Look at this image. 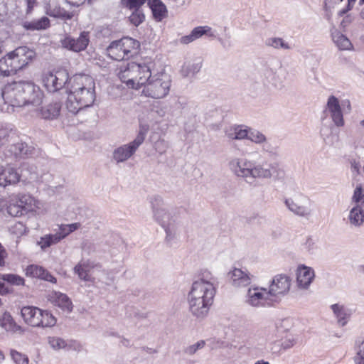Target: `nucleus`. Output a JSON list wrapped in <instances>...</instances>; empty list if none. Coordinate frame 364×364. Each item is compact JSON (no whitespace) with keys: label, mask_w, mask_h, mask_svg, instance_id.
I'll list each match as a JSON object with an SVG mask.
<instances>
[{"label":"nucleus","mask_w":364,"mask_h":364,"mask_svg":"<svg viewBox=\"0 0 364 364\" xmlns=\"http://www.w3.org/2000/svg\"><path fill=\"white\" fill-rule=\"evenodd\" d=\"M216 293V279L213 274L204 270L195 280L187 296L189 309L198 318H205L213 303Z\"/></svg>","instance_id":"obj_1"},{"label":"nucleus","mask_w":364,"mask_h":364,"mask_svg":"<svg viewBox=\"0 0 364 364\" xmlns=\"http://www.w3.org/2000/svg\"><path fill=\"white\" fill-rule=\"evenodd\" d=\"M95 100V83L87 75L77 74L70 78L66 109L77 114L80 109L92 106Z\"/></svg>","instance_id":"obj_2"},{"label":"nucleus","mask_w":364,"mask_h":364,"mask_svg":"<svg viewBox=\"0 0 364 364\" xmlns=\"http://www.w3.org/2000/svg\"><path fill=\"white\" fill-rule=\"evenodd\" d=\"M228 166L233 175L249 184L269 180L274 173L272 164L257 163L247 158H233L229 161Z\"/></svg>","instance_id":"obj_3"},{"label":"nucleus","mask_w":364,"mask_h":364,"mask_svg":"<svg viewBox=\"0 0 364 364\" xmlns=\"http://www.w3.org/2000/svg\"><path fill=\"white\" fill-rule=\"evenodd\" d=\"M155 221L163 228L166 233L165 241L171 244L179 232V215L176 210L164 207L153 208Z\"/></svg>","instance_id":"obj_4"},{"label":"nucleus","mask_w":364,"mask_h":364,"mask_svg":"<svg viewBox=\"0 0 364 364\" xmlns=\"http://www.w3.org/2000/svg\"><path fill=\"white\" fill-rule=\"evenodd\" d=\"M171 86L170 76L161 72L153 75L147 82L143 86L141 93L143 95L154 99H162L168 95Z\"/></svg>","instance_id":"obj_5"},{"label":"nucleus","mask_w":364,"mask_h":364,"mask_svg":"<svg viewBox=\"0 0 364 364\" xmlns=\"http://www.w3.org/2000/svg\"><path fill=\"white\" fill-rule=\"evenodd\" d=\"M21 314L25 323L33 327H53L56 323V318L49 311L36 306H24Z\"/></svg>","instance_id":"obj_6"},{"label":"nucleus","mask_w":364,"mask_h":364,"mask_svg":"<svg viewBox=\"0 0 364 364\" xmlns=\"http://www.w3.org/2000/svg\"><path fill=\"white\" fill-rule=\"evenodd\" d=\"M149 126L140 124L138 133L135 139L128 144H123L116 148L112 153V159L117 163H123L129 159L144 143Z\"/></svg>","instance_id":"obj_7"},{"label":"nucleus","mask_w":364,"mask_h":364,"mask_svg":"<svg viewBox=\"0 0 364 364\" xmlns=\"http://www.w3.org/2000/svg\"><path fill=\"white\" fill-rule=\"evenodd\" d=\"M1 96L5 104L14 107L25 106L23 82H14L6 85L1 92Z\"/></svg>","instance_id":"obj_8"},{"label":"nucleus","mask_w":364,"mask_h":364,"mask_svg":"<svg viewBox=\"0 0 364 364\" xmlns=\"http://www.w3.org/2000/svg\"><path fill=\"white\" fill-rule=\"evenodd\" d=\"M291 327V321L289 318L282 319L276 323L277 333L280 339L274 341V343L279 347V351L289 350L295 346L296 338L289 332Z\"/></svg>","instance_id":"obj_9"},{"label":"nucleus","mask_w":364,"mask_h":364,"mask_svg":"<svg viewBox=\"0 0 364 364\" xmlns=\"http://www.w3.org/2000/svg\"><path fill=\"white\" fill-rule=\"evenodd\" d=\"M273 301L267 289L257 286H252L247 289L245 302L255 308L264 307Z\"/></svg>","instance_id":"obj_10"},{"label":"nucleus","mask_w":364,"mask_h":364,"mask_svg":"<svg viewBox=\"0 0 364 364\" xmlns=\"http://www.w3.org/2000/svg\"><path fill=\"white\" fill-rule=\"evenodd\" d=\"M284 204L290 212L299 217L308 218L312 214L310 200L306 196L299 195L286 198Z\"/></svg>","instance_id":"obj_11"},{"label":"nucleus","mask_w":364,"mask_h":364,"mask_svg":"<svg viewBox=\"0 0 364 364\" xmlns=\"http://www.w3.org/2000/svg\"><path fill=\"white\" fill-rule=\"evenodd\" d=\"M68 80V73L65 70L46 73L43 77L45 87L50 92L62 89Z\"/></svg>","instance_id":"obj_12"},{"label":"nucleus","mask_w":364,"mask_h":364,"mask_svg":"<svg viewBox=\"0 0 364 364\" xmlns=\"http://www.w3.org/2000/svg\"><path fill=\"white\" fill-rule=\"evenodd\" d=\"M291 287V279L286 274H277L274 276L269 284V294L273 301L287 294Z\"/></svg>","instance_id":"obj_13"},{"label":"nucleus","mask_w":364,"mask_h":364,"mask_svg":"<svg viewBox=\"0 0 364 364\" xmlns=\"http://www.w3.org/2000/svg\"><path fill=\"white\" fill-rule=\"evenodd\" d=\"M17 70L22 69L35 57V52L26 46H21L7 54Z\"/></svg>","instance_id":"obj_14"},{"label":"nucleus","mask_w":364,"mask_h":364,"mask_svg":"<svg viewBox=\"0 0 364 364\" xmlns=\"http://www.w3.org/2000/svg\"><path fill=\"white\" fill-rule=\"evenodd\" d=\"M326 112L329 114L333 122L336 127H343L344 119L341 104L337 97L331 95L327 100Z\"/></svg>","instance_id":"obj_15"},{"label":"nucleus","mask_w":364,"mask_h":364,"mask_svg":"<svg viewBox=\"0 0 364 364\" xmlns=\"http://www.w3.org/2000/svg\"><path fill=\"white\" fill-rule=\"evenodd\" d=\"M24 98L26 105L39 106L43 100V93L40 87L32 82H23Z\"/></svg>","instance_id":"obj_16"},{"label":"nucleus","mask_w":364,"mask_h":364,"mask_svg":"<svg viewBox=\"0 0 364 364\" xmlns=\"http://www.w3.org/2000/svg\"><path fill=\"white\" fill-rule=\"evenodd\" d=\"M62 47L73 52H80L85 50L89 43L88 33L82 32L80 36L74 38L65 36L60 41Z\"/></svg>","instance_id":"obj_17"},{"label":"nucleus","mask_w":364,"mask_h":364,"mask_svg":"<svg viewBox=\"0 0 364 364\" xmlns=\"http://www.w3.org/2000/svg\"><path fill=\"white\" fill-rule=\"evenodd\" d=\"M137 69L135 62L123 63L119 68L117 75L122 82L126 83L129 87L136 89L135 73L137 72Z\"/></svg>","instance_id":"obj_18"},{"label":"nucleus","mask_w":364,"mask_h":364,"mask_svg":"<svg viewBox=\"0 0 364 364\" xmlns=\"http://www.w3.org/2000/svg\"><path fill=\"white\" fill-rule=\"evenodd\" d=\"M296 274V286L299 289L302 290L309 289L315 277L314 270L304 264L298 266Z\"/></svg>","instance_id":"obj_19"},{"label":"nucleus","mask_w":364,"mask_h":364,"mask_svg":"<svg viewBox=\"0 0 364 364\" xmlns=\"http://www.w3.org/2000/svg\"><path fill=\"white\" fill-rule=\"evenodd\" d=\"M248 132L247 139L255 144L260 145L262 151L268 154H274L276 152V149L271 144L267 136L262 132L249 127Z\"/></svg>","instance_id":"obj_20"},{"label":"nucleus","mask_w":364,"mask_h":364,"mask_svg":"<svg viewBox=\"0 0 364 364\" xmlns=\"http://www.w3.org/2000/svg\"><path fill=\"white\" fill-rule=\"evenodd\" d=\"M228 277L230 284L235 287H242L249 285L253 277L247 270L240 268H234L230 270Z\"/></svg>","instance_id":"obj_21"},{"label":"nucleus","mask_w":364,"mask_h":364,"mask_svg":"<svg viewBox=\"0 0 364 364\" xmlns=\"http://www.w3.org/2000/svg\"><path fill=\"white\" fill-rule=\"evenodd\" d=\"M137 72L135 73V86L136 89L144 86L147 81L153 75L151 74V69L154 67V63L151 60L144 61L141 63H136Z\"/></svg>","instance_id":"obj_22"},{"label":"nucleus","mask_w":364,"mask_h":364,"mask_svg":"<svg viewBox=\"0 0 364 364\" xmlns=\"http://www.w3.org/2000/svg\"><path fill=\"white\" fill-rule=\"evenodd\" d=\"M347 223L351 228H359L362 227L364 225V207L350 205Z\"/></svg>","instance_id":"obj_23"},{"label":"nucleus","mask_w":364,"mask_h":364,"mask_svg":"<svg viewBox=\"0 0 364 364\" xmlns=\"http://www.w3.org/2000/svg\"><path fill=\"white\" fill-rule=\"evenodd\" d=\"M20 174L12 167L0 168V186L6 187L19 182Z\"/></svg>","instance_id":"obj_24"},{"label":"nucleus","mask_w":364,"mask_h":364,"mask_svg":"<svg viewBox=\"0 0 364 364\" xmlns=\"http://www.w3.org/2000/svg\"><path fill=\"white\" fill-rule=\"evenodd\" d=\"M249 127L243 124H234L225 129V136L230 140L247 139Z\"/></svg>","instance_id":"obj_25"},{"label":"nucleus","mask_w":364,"mask_h":364,"mask_svg":"<svg viewBox=\"0 0 364 364\" xmlns=\"http://www.w3.org/2000/svg\"><path fill=\"white\" fill-rule=\"evenodd\" d=\"M16 196L23 210L35 212L41 208V203L31 195L19 194Z\"/></svg>","instance_id":"obj_26"},{"label":"nucleus","mask_w":364,"mask_h":364,"mask_svg":"<svg viewBox=\"0 0 364 364\" xmlns=\"http://www.w3.org/2000/svg\"><path fill=\"white\" fill-rule=\"evenodd\" d=\"M202 68V60L200 58L188 60L184 62L181 69V74L185 77H193Z\"/></svg>","instance_id":"obj_27"},{"label":"nucleus","mask_w":364,"mask_h":364,"mask_svg":"<svg viewBox=\"0 0 364 364\" xmlns=\"http://www.w3.org/2000/svg\"><path fill=\"white\" fill-rule=\"evenodd\" d=\"M61 104L59 102H50L38 110L40 117L45 119H53L60 115Z\"/></svg>","instance_id":"obj_28"},{"label":"nucleus","mask_w":364,"mask_h":364,"mask_svg":"<svg viewBox=\"0 0 364 364\" xmlns=\"http://www.w3.org/2000/svg\"><path fill=\"white\" fill-rule=\"evenodd\" d=\"M26 274L33 277H38L51 283L56 282V279L53 275H51L44 268L38 265L31 264L27 267L26 269Z\"/></svg>","instance_id":"obj_29"},{"label":"nucleus","mask_w":364,"mask_h":364,"mask_svg":"<svg viewBox=\"0 0 364 364\" xmlns=\"http://www.w3.org/2000/svg\"><path fill=\"white\" fill-rule=\"evenodd\" d=\"M46 13L51 17L63 20L71 19L73 16V13L66 11L64 8L60 7L58 4L54 2L48 5Z\"/></svg>","instance_id":"obj_30"},{"label":"nucleus","mask_w":364,"mask_h":364,"mask_svg":"<svg viewBox=\"0 0 364 364\" xmlns=\"http://www.w3.org/2000/svg\"><path fill=\"white\" fill-rule=\"evenodd\" d=\"M0 326L9 333L23 332L22 328L15 322L8 312H4L0 317Z\"/></svg>","instance_id":"obj_31"},{"label":"nucleus","mask_w":364,"mask_h":364,"mask_svg":"<svg viewBox=\"0 0 364 364\" xmlns=\"http://www.w3.org/2000/svg\"><path fill=\"white\" fill-rule=\"evenodd\" d=\"M31 147L28 146L26 143L17 142L9 146L8 152L6 156L15 157H24L31 153Z\"/></svg>","instance_id":"obj_32"},{"label":"nucleus","mask_w":364,"mask_h":364,"mask_svg":"<svg viewBox=\"0 0 364 364\" xmlns=\"http://www.w3.org/2000/svg\"><path fill=\"white\" fill-rule=\"evenodd\" d=\"M331 309L336 317L338 324L341 326H344L351 315L350 310L338 304L331 305Z\"/></svg>","instance_id":"obj_33"},{"label":"nucleus","mask_w":364,"mask_h":364,"mask_svg":"<svg viewBox=\"0 0 364 364\" xmlns=\"http://www.w3.org/2000/svg\"><path fill=\"white\" fill-rule=\"evenodd\" d=\"M122 45L121 39L113 41L107 49L109 57L115 60H122L127 58Z\"/></svg>","instance_id":"obj_34"},{"label":"nucleus","mask_w":364,"mask_h":364,"mask_svg":"<svg viewBox=\"0 0 364 364\" xmlns=\"http://www.w3.org/2000/svg\"><path fill=\"white\" fill-rule=\"evenodd\" d=\"M15 136L16 132L11 125L0 123V149L11 142Z\"/></svg>","instance_id":"obj_35"},{"label":"nucleus","mask_w":364,"mask_h":364,"mask_svg":"<svg viewBox=\"0 0 364 364\" xmlns=\"http://www.w3.org/2000/svg\"><path fill=\"white\" fill-rule=\"evenodd\" d=\"M53 302L64 311L70 312L73 309V304L67 295L60 292H53L51 296Z\"/></svg>","instance_id":"obj_36"},{"label":"nucleus","mask_w":364,"mask_h":364,"mask_svg":"<svg viewBox=\"0 0 364 364\" xmlns=\"http://www.w3.org/2000/svg\"><path fill=\"white\" fill-rule=\"evenodd\" d=\"M332 39L339 50H351L353 49L350 41L339 31H336L332 33Z\"/></svg>","instance_id":"obj_37"},{"label":"nucleus","mask_w":364,"mask_h":364,"mask_svg":"<svg viewBox=\"0 0 364 364\" xmlns=\"http://www.w3.org/2000/svg\"><path fill=\"white\" fill-rule=\"evenodd\" d=\"M148 4L157 21L162 20L166 16V6L160 0H149Z\"/></svg>","instance_id":"obj_38"},{"label":"nucleus","mask_w":364,"mask_h":364,"mask_svg":"<svg viewBox=\"0 0 364 364\" xmlns=\"http://www.w3.org/2000/svg\"><path fill=\"white\" fill-rule=\"evenodd\" d=\"M122 46L124 48V53H125L127 58L132 56L134 53H136L140 44L136 40L129 38L124 37L121 39Z\"/></svg>","instance_id":"obj_39"},{"label":"nucleus","mask_w":364,"mask_h":364,"mask_svg":"<svg viewBox=\"0 0 364 364\" xmlns=\"http://www.w3.org/2000/svg\"><path fill=\"white\" fill-rule=\"evenodd\" d=\"M23 26L26 30L31 31L45 30L50 27V20L48 17L43 16L30 22H24Z\"/></svg>","instance_id":"obj_40"},{"label":"nucleus","mask_w":364,"mask_h":364,"mask_svg":"<svg viewBox=\"0 0 364 364\" xmlns=\"http://www.w3.org/2000/svg\"><path fill=\"white\" fill-rule=\"evenodd\" d=\"M344 0H323L324 17L331 21L333 12L343 3Z\"/></svg>","instance_id":"obj_41"},{"label":"nucleus","mask_w":364,"mask_h":364,"mask_svg":"<svg viewBox=\"0 0 364 364\" xmlns=\"http://www.w3.org/2000/svg\"><path fill=\"white\" fill-rule=\"evenodd\" d=\"M16 67L13 65V61L8 55L0 59V74L9 76L17 72Z\"/></svg>","instance_id":"obj_42"},{"label":"nucleus","mask_w":364,"mask_h":364,"mask_svg":"<svg viewBox=\"0 0 364 364\" xmlns=\"http://www.w3.org/2000/svg\"><path fill=\"white\" fill-rule=\"evenodd\" d=\"M6 205V212L9 215L17 217L23 214V210L21 206L19 205L16 196H11Z\"/></svg>","instance_id":"obj_43"},{"label":"nucleus","mask_w":364,"mask_h":364,"mask_svg":"<svg viewBox=\"0 0 364 364\" xmlns=\"http://www.w3.org/2000/svg\"><path fill=\"white\" fill-rule=\"evenodd\" d=\"M90 264L87 262H79L74 268V272L76 273L80 279L84 281H91V277L89 272L91 269Z\"/></svg>","instance_id":"obj_44"},{"label":"nucleus","mask_w":364,"mask_h":364,"mask_svg":"<svg viewBox=\"0 0 364 364\" xmlns=\"http://www.w3.org/2000/svg\"><path fill=\"white\" fill-rule=\"evenodd\" d=\"M59 242H60V240L56 233L48 234L41 237L40 240L38 241V245L42 250H46L51 245L58 244Z\"/></svg>","instance_id":"obj_45"},{"label":"nucleus","mask_w":364,"mask_h":364,"mask_svg":"<svg viewBox=\"0 0 364 364\" xmlns=\"http://www.w3.org/2000/svg\"><path fill=\"white\" fill-rule=\"evenodd\" d=\"M265 45L269 47H272L275 49L290 50L291 46L284 40L281 38L273 37L269 38L265 41Z\"/></svg>","instance_id":"obj_46"},{"label":"nucleus","mask_w":364,"mask_h":364,"mask_svg":"<svg viewBox=\"0 0 364 364\" xmlns=\"http://www.w3.org/2000/svg\"><path fill=\"white\" fill-rule=\"evenodd\" d=\"M21 175L28 182H36L39 180V174L35 166H27L23 168Z\"/></svg>","instance_id":"obj_47"},{"label":"nucleus","mask_w":364,"mask_h":364,"mask_svg":"<svg viewBox=\"0 0 364 364\" xmlns=\"http://www.w3.org/2000/svg\"><path fill=\"white\" fill-rule=\"evenodd\" d=\"M129 16V21L134 26H139L145 19V16L141 9H133Z\"/></svg>","instance_id":"obj_48"},{"label":"nucleus","mask_w":364,"mask_h":364,"mask_svg":"<svg viewBox=\"0 0 364 364\" xmlns=\"http://www.w3.org/2000/svg\"><path fill=\"white\" fill-rule=\"evenodd\" d=\"M192 36L195 40L198 39L203 35H207L210 37H215V32L213 31L212 28L208 26H198L192 30Z\"/></svg>","instance_id":"obj_49"},{"label":"nucleus","mask_w":364,"mask_h":364,"mask_svg":"<svg viewBox=\"0 0 364 364\" xmlns=\"http://www.w3.org/2000/svg\"><path fill=\"white\" fill-rule=\"evenodd\" d=\"M350 205L364 207V189L361 186H357L354 190Z\"/></svg>","instance_id":"obj_50"},{"label":"nucleus","mask_w":364,"mask_h":364,"mask_svg":"<svg viewBox=\"0 0 364 364\" xmlns=\"http://www.w3.org/2000/svg\"><path fill=\"white\" fill-rule=\"evenodd\" d=\"M0 278L3 279L4 281L7 282L8 283L12 284V285H23L24 284V279L21 277L13 274H1L0 276Z\"/></svg>","instance_id":"obj_51"},{"label":"nucleus","mask_w":364,"mask_h":364,"mask_svg":"<svg viewBox=\"0 0 364 364\" xmlns=\"http://www.w3.org/2000/svg\"><path fill=\"white\" fill-rule=\"evenodd\" d=\"M48 343L50 348L55 350L65 349L68 346L67 342L64 339L59 337H49Z\"/></svg>","instance_id":"obj_52"},{"label":"nucleus","mask_w":364,"mask_h":364,"mask_svg":"<svg viewBox=\"0 0 364 364\" xmlns=\"http://www.w3.org/2000/svg\"><path fill=\"white\" fill-rule=\"evenodd\" d=\"M10 355L15 364H28V358L25 354H23L16 350L11 349L10 350Z\"/></svg>","instance_id":"obj_53"},{"label":"nucleus","mask_w":364,"mask_h":364,"mask_svg":"<svg viewBox=\"0 0 364 364\" xmlns=\"http://www.w3.org/2000/svg\"><path fill=\"white\" fill-rule=\"evenodd\" d=\"M145 1L146 0H121L122 6L129 10L140 9Z\"/></svg>","instance_id":"obj_54"},{"label":"nucleus","mask_w":364,"mask_h":364,"mask_svg":"<svg viewBox=\"0 0 364 364\" xmlns=\"http://www.w3.org/2000/svg\"><path fill=\"white\" fill-rule=\"evenodd\" d=\"M205 343L204 341L200 340L197 343L186 347L184 349V353L188 355H194L198 350L204 348Z\"/></svg>","instance_id":"obj_55"},{"label":"nucleus","mask_w":364,"mask_h":364,"mask_svg":"<svg viewBox=\"0 0 364 364\" xmlns=\"http://www.w3.org/2000/svg\"><path fill=\"white\" fill-rule=\"evenodd\" d=\"M71 232L66 224L60 225L59 226V231L56 232L60 241L65 237H66Z\"/></svg>","instance_id":"obj_56"},{"label":"nucleus","mask_w":364,"mask_h":364,"mask_svg":"<svg viewBox=\"0 0 364 364\" xmlns=\"http://www.w3.org/2000/svg\"><path fill=\"white\" fill-rule=\"evenodd\" d=\"M304 247L308 252H313L316 248V241L312 237H309L304 243Z\"/></svg>","instance_id":"obj_57"},{"label":"nucleus","mask_w":364,"mask_h":364,"mask_svg":"<svg viewBox=\"0 0 364 364\" xmlns=\"http://www.w3.org/2000/svg\"><path fill=\"white\" fill-rule=\"evenodd\" d=\"M343 16V18L341 21V27L345 28L354 21V16L352 15L351 14L346 13Z\"/></svg>","instance_id":"obj_58"},{"label":"nucleus","mask_w":364,"mask_h":364,"mask_svg":"<svg viewBox=\"0 0 364 364\" xmlns=\"http://www.w3.org/2000/svg\"><path fill=\"white\" fill-rule=\"evenodd\" d=\"M355 1L356 0H347V5L343 9H341V10L338 11L337 16L338 17H341V16H343L350 10H351Z\"/></svg>","instance_id":"obj_59"},{"label":"nucleus","mask_w":364,"mask_h":364,"mask_svg":"<svg viewBox=\"0 0 364 364\" xmlns=\"http://www.w3.org/2000/svg\"><path fill=\"white\" fill-rule=\"evenodd\" d=\"M154 147H155V149L156 151H158L159 154H162L166 151V150L168 147V145H167V143L164 139H161V140L157 141L155 143Z\"/></svg>","instance_id":"obj_60"},{"label":"nucleus","mask_w":364,"mask_h":364,"mask_svg":"<svg viewBox=\"0 0 364 364\" xmlns=\"http://www.w3.org/2000/svg\"><path fill=\"white\" fill-rule=\"evenodd\" d=\"M356 360L364 361V339L358 346Z\"/></svg>","instance_id":"obj_61"},{"label":"nucleus","mask_w":364,"mask_h":364,"mask_svg":"<svg viewBox=\"0 0 364 364\" xmlns=\"http://www.w3.org/2000/svg\"><path fill=\"white\" fill-rule=\"evenodd\" d=\"M154 110L159 117H164L166 114L165 109L160 102H156V105H154Z\"/></svg>","instance_id":"obj_62"},{"label":"nucleus","mask_w":364,"mask_h":364,"mask_svg":"<svg viewBox=\"0 0 364 364\" xmlns=\"http://www.w3.org/2000/svg\"><path fill=\"white\" fill-rule=\"evenodd\" d=\"M195 41L194 37L192 36V32L187 36L181 38L180 42L183 44H188Z\"/></svg>","instance_id":"obj_63"},{"label":"nucleus","mask_w":364,"mask_h":364,"mask_svg":"<svg viewBox=\"0 0 364 364\" xmlns=\"http://www.w3.org/2000/svg\"><path fill=\"white\" fill-rule=\"evenodd\" d=\"M7 256V253L4 247L0 244V267H3L5 264V258Z\"/></svg>","instance_id":"obj_64"}]
</instances>
